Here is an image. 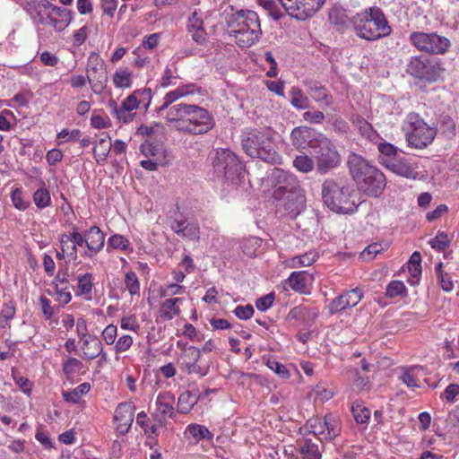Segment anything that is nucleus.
I'll use <instances>...</instances> for the list:
<instances>
[{"instance_id": "nucleus-62", "label": "nucleus", "mask_w": 459, "mask_h": 459, "mask_svg": "<svg viewBox=\"0 0 459 459\" xmlns=\"http://www.w3.org/2000/svg\"><path fill=\"white\" fill-rule=\"evenodd\" d=\"M384 250L381 244L373 243L368 245L361 253V257L367 260L373 259L377 254Z\"/></svg>"}, {"instance_id": "nucleus-27", "label": "nucleus", "mask_w": 459, "mask_h": 459, "mask_svg": "<svg viewBox=\"0 0 459 459\" xmlns=\"http://www.w3.org/2000/svg\"><path fill=\"white\" fill-rule=\"evenodd\" d=\"M313 134L314 131L310 127H295L290 134L292 145L297 149H305L307 146L310 145Z\"/></svg>"}, {"instance_id": "nucleus-8", "label": "nucleus", "mask_w": 459, "mask_h": 459, "mask_svg": "<svg viewBox=\"0 0 459 459\" xmlns=\"http://www.w3.org/2000/svg\"><path fill=\"white\" fill-rule=\"evenodd\" d=\"M212 167L218 176L224 177L232 184L238 183L244 174L241 161L228 149L216 151L212 158Z\"/></svg>"}, {"instance_id": "nucleus-64", "label": "nucleus", "mask_w": 459, "mask_h": 459, "mask_svg": "<svg viewBox=\"0 0 459 459\" xmlns=\"http://www.w3.org/2000/svg\"><path fill=\"white\" fill-rule=\"evenodd\" d=\"M344 295L350 308L355 307L362 298V294L359 289L345 291Z\"/></svg>"}, {"instance_id": "nucleus-51", "label": "nucleus", "mask_w": 459, "mask_h": 459, "mask_svg": "<svg viewBox=\"0 0 459 459\" xmlns=\"http://www.w3.org/2000/svg\"><path fill=\"white\" fill-rule=\"evenodd\" d=\"M33 200L39 209L46 208L51 202L49 192L46 188H39L34 193Z\"/></svg>"}, {"instance_id": "nucleus-35", "label": "nucleus", "mask_w": 459, "mask_h": 459, "mask_svg": "<svg viewBox=\"0 0 459 459\" xmlns=\"http://www.w3.org/2000/svg\"><path fill=\"white\" fill-rule=\"evenodd\" d=\"M289 286L300 293L307 292V278L305 272H293L287 280Z\"/></svg>"}, {"instance_id": "nucleus-59", "label": "nucleus", "mask_w": 459, "mask_h": 459, "mask_svg": "<svg viewBox=\"0 0 459 459\" xmlns=\"http://www.w3.org/2000/svg\"><path fill=\"white\" fill-rule=\"evenodd\" d=\"M56 291L57 294V299L60 302L64 304H67L71 300V294L68 290L69 284L65 283H56Z\"/></svg>"}, {"instance_id": "nucleus-29", "label": "nucleus", "mask_w": 459, "mask_h": 459, "mask_svg": "<svg viewBox=\"0 0 459 459\" xmlns=\"http://www.w3.org/2000/svg\"><path fill=\"white\" fill-rule=\"evenodd\" d=\"M188 31L192 33V38L197 43H201L205 39V32L203 26V20L197 12H194L188 18Z\"/></svg>"}, {"instance_id": "nucleus-26", "label": "nucleus", "mask_w": 459, "mask_h": 459, "mask_svg": "<svg viewBox=\"0 0 459 459\" xmlns=\"http://www.w3.org/2000/svg\"><path fill=\"white\" fill-rule=\"evenodd\" d=\"M50 26L56 31L64 30L72 21V13L65 8H53L50 13Z\"/></svg>"}, {"instance_id": "nucleus-21", "label": "nucleus", "mask_w": 459, "mask_h": 459, "mask_svg": "<svg viewBox=\"0 0 459 459\" xmlns=\"http://www.w3.org/2000/svg\"><path fill=\"white\" fill-rule=\"evenodd\" d=\"M85 235L88 250L85 251L83 255L87 257H92L103 248L105 243V235L97 226H92L85 232Z\"/></svg>"}, {"instance_id": "nucleus-63", "label": "nucleus", "mask_w": 459, "mask_h": 459, "mask_svg": "<svg viewBox=\"0 0 459 459\" xmlns=\"http://www.w3.org/2000/svg\"><path fill=\"white\" fill-rule=\"evenodd\" d=\"M82 368V362L75 358H69L63 364L64 371L66 375H72L75 373L77 370Z\"/></svg>"}, {"instance_id": "nucleus-16", "label": "nucleus", "mask_w": 459, "mask_h": 459, "mask_svg": "<svg viewBox=\"0 0 459 459\" xmlns=\"http://www.w3.org/2000/svg\"><path fill=\"white\" fill-rule=\"evenodd\" d=\"M134 412L135 406L133 403L126 402L117 405L115 411L114 421L117 426V431L120 435H126L130 430L134 422Z\"/></svg>"}, {"instance_id": "nucleus-52", "label": "nucleus", "mask_w": 459, "mask_h": 459, "mask_svg": "<svg viewBox=\"0 0 459 459\" xmlns=\"http://www.w3.org/2000/svg\"><path fill=\"white\" fill-rule=\"evenodd\" d=\"M130 242L122 235H113L108 239V247L126 251L129 248Z\"/></svg>"}, {"instance_id": "nucleus-61", "label": "nucleus", "mask_w": 459, "mask_h": 459, "mask_svg": "<svg viewBox=\"0 0 459 459\" xmlns=\"http://www.w3.org/2000/svg\"><path fill=\"white\" fill-rule=\"evenodd\" d=\"M78 289L82 294H89L92 289L91 274L85 273L78 278Z\"/></svg>"}, {"instance_id": "nucleus-23", "label": "nucleus", "mask_w": 459, "mask_h": 459, "mask_svg": "<svg viewBox=\"0 0 459 459\" xmlns=\"http://www.w3.org/2000/svg\"><path fill=\"white\" fill-rule=\"evenodd\" d=\"M82 359H93L102 354V359H105L106 354L102 353V344L100 339L95 336L88 335L82 340Z\"/></svg>"}, {"instance_id": "nucleus-19", "label": "nucleus", "mask_w": 459, "mask_h": 459, "mask_svg": "<svg viewBox=\"0 0 459 459\" xmlns=\"http://www.w3.org/2000/svg\"><path fill=\"white\" fill-rule=\"evenodd\" d=\"M170 228L176 234L183 238L192 240H198L200 238L198 224L194 221H188L182 215L170 221Z\"/></svg>"}, {"instance_id": "nucleus-54", "label": "nucleus", "mask_w": 459, "mask_h": 459, "mask_svg": "<svg viewBox=\"0 0 459 459\" xmlns=\"http://www.w3.org/2000/svg\"><path fill=\"white\" fill-rule=\"evenodd\" d=\"M349 307L344 293L333 299L328 306L330 314L342 312Z\"/></svg>"}, {"instance_id": "nucleus-48", "label": "nucleus", "mask_w": 459, "mask_h": 459, "mask_svg": "<svg viewBox=\"0 0 459 459\" xmlns=\"http://www.w3.org/2000/svg\"><path fill=\"white\" fill-rule=\"evenodd\" d=\"M291 105L299 109L309 108V100L298 88H292L290 91Z\"/></svg>"}, {"instance_id": "nucleus-30", "label": "nucleus", "mask_w": 459, "mask_h": 459, "mask_svg": "<svg viewBox=\"0 0 459 459\" xmlns=\"http://www.w3.org/2000/svg\"><path fill=\"white\" fill-rule=\"evenodd\" d=\"M353 124L359 132L360 135L369 142L377 143L379 139V134L373 128L371 124H369L365 118L360 116H358L353 120Z\"/></svg>"}, {"instance_id": "nucleus-4", "label": "nucleus", "mask_w": 459, "mask_h": 459, "mask_svg": "<svg viewBox=\"0 0 459 459\" xmlns=\"http://www.w3.org/2000/svg\"><path fill=\"white\" fill-rule=\"evenodd\" d=\"M356 192L342 181L325 179L322 185L324 204L333 212L351 213L357 209Z\"/></svg>"}, {"instance_id": "nucleus-57", "label": "nucleus", "mask_w": 459, "mask_h": 459, "mask_svg": "<svg viewBox=\"0 0 459 459\" xmlns=\"http://www.w3.org/2000/svg\"><path fill=\"white\" fill-rule=\"evenodd\" d=\"M377 149H378V152L383 156L382 159H381L382 160V161H381L382 164H383V160L384 159H395V158H397L396 157L397 148L394 147L391 143H380L378 144V146H377Z\"/></svg>"}, {"instance_id": "nucleus-33", "label": "nucleus", "mask_w": 459, "mask_h": 459, "mask_svg": "<svg viewBox=\"0 0 459 459\" xmlns=\"http://www.w3.org/2000/svg\"><path fill=\"white\" fill-rule=\"evenodd\" d=\"M201 394H193L190 391L182 393L178 401V411L180 413H187L197 403Z\"/></svg>"}, {"instance_id": "nucleus-20", "label": "nucleus", "mask_w": 459, "mask_h": 459, "mask_svg": "<svg viewBox=\"0 0 459 459\" xmlns=\"http://www.w3.org/2000/svg\"><path fill=\"white\" fill-rule=\"evenodd\" d=\"M190 104L178 103L169 107L166 113L168 122L173 124V127L181 132L187 129L186 120Z\"/></svg>"}, {"instance_id": "nucleus-24", "label": "nucleus", "mask_w": 459, "mask_h": 459, "mask_svg": "<svg viewBox=\"0 0 459 459\" xmlns=\"http://www.w3.org/2000/svg\"><path fill=\"white\" fill-rule=\"evenodd\" d=\"M431 70L432 66L428 63V60H423L420 56H413L407 67V72L411 75L428 80L431 79Z\"/></svg>"}, {"instance_id": "nucleus-31", "label": "nucleus", "mask_w": 459, "mask_h": 459, "mask_svg": "<svg viewBox=\"0 0 459 459\" xmlns=\"http://www.w3.org/2000/svg\"><path fill=\"white\" fill-rule=\"evenodd\" d=\"M93 149L94 157L98 163L106 161L108 155L112 148L110 137L108 134L103 133Z\"/></svg>"}, {"instance_id": "nucleus-56", "label": "nucleus", "mask_w": 459, "mask_h": 459, "mask_svg": "<svg viewBox=\"0 0 459 459\" xmlns=\"http://www.w3.org/2000/svg\"><path fill=\"white\" fill-rule=\"evenodd\" d=\"M449 243L450 240L447 234L440 231L429 241L431 247L438 251H444Z\"/></svg>"}, {"instance_id": "nucleus-3", "label": "nucleus", "mask_w": 459, "mask_h": 459, "mask_svg": "<svg viewBox=\"0 0 459 459\" xmlns=\"http://www.w3.org/2000/svg\"><path fill=\"white\" fill-rule=\"evenodd\" d=\"M351 22L357 36L366 40H377L392 32L384 13L378 7H370L363 13H357Z\"/></svg>"}, {"instance_id": "nucleus-60", "label": "nucleus", "mask_w": 459, "mask_h": 459, "mask_svg": "<svg viewBox=\"0 0 459 459\" xmlns=\"http://www.w3.org/2000/svg\"><path fill=\"white\" fill-rule=\"evenodd\" d=\"M403 291H405L404 284L399 281H393L387 285L385 294L389 298H394L402 295Z\"/></svg>"}, {"instance_id": "nucleus-11", "label": "nucleus", "mask_w": 459, "mask_h": 459, "mask_svg": "<svg viewBox=\"0 0 459 459\" xmlns=\"http://www.w3.org/2000/svg\"><path fill=\"white\" fill-rule=\"evenodd\" d=\"M326 0H279L286 13L298 21L312 18Z\"/></svg>"}, {"instance_id": "nucleus-46", "label": "nucleus", "mask_w": 459, "mask_h": 459, "mask_svg": "<svg viewBox=\"0 0 459 459\" xmlns=\"http://www.w3.org/2000/svg\"><path fill=\"white\" fill-rule=\"evenodd\" d=\"M443 264L438 263L436 265L435 271L439 281L440 286L445 291H451L454 288L453 281L447 273H445L442 269Z\"/></svg>"}, {"instance_id": "nucleus-15", "label": "nucleus", "mask_w": 459, "mask_h": 459, "mask_svg": "<svg viewBox=\"0 0 459 459\" xmlns=\"http://www.w3.org/2000/svg\"><path fill=\"white\" fill-rule=\"evenodd\" d=\"M155 403L156 410L152 413V417L160 426H163L169 418L175 415V396L170 392L160 393L158 394Z\"/></svg>"}, {"instance_id": "nucleus-1", "label": "nucleus", "mask_w": 459, "mask_h": 459, "mask_svg": "<svg viewBox=\"0 0 459 459\" xmlns=\"http://www.w3.org/2000/svg\"><path fill=\"white\" fill-rule=\"evenodd\" d=\"M348 166L359 190L369 196H378L385 186V175L367 160L356 153L348 157Z\"/></svg>"}, {"instance_id": "nucleus-41", "label": "nucleus", "mask_w": 459, "mask_h": 459, "mask_svg": "<svg viewBox=\"0 0 459 459\" xmlns=\"http://www.w3.org/2000/svg\"><path fill=\"white\" fill-rule=\"evenodd\" d=\"M189 91L187 90V86L186 85L178 87L175 91L168 92L163 98V104L160 108V111H163L169 108V105H171L174 101H176L181 97L187 95Z\"/></svg>"}, {"instance_id": "nucleus-9", "label": "nucleus", "mask_w": 459, "mask_h": 459, "mask_svg": "<svg viewBox=\"0 0 459 459\" xmlns=\"http://www.w3.org/2000/svg\"><path fill=\"white\" fill-rule=\"evenodd\" d=\"M410 42L420 51L432 55L445 54L450 47V40L436 32L414 31L410 35Z\"/></svg>"}, {"instance_id": "nucleus-17", "label": "nucleus", "mask_w": 459, "mask_h": 459, "mask_svg": "<svg viewBox=\"0 0 459 459\" xmlns=\"http://www.w3.org/2000/svg\"><path fill=\"white\" fill-rule=\"evenodd\" d=\"M201 358V351L195 346H189L183 350L178 358V363L183 370L188 374L206 375V372L197 364Z\"/></svg>"}, {"instance_id": "nucleus-2", "label": "nucleus", "mask_w": 459, "mask_h": 459, "mask_svg": "<svg viewBox=\"0 0 459 459\" xmlns=\"http://www.w3.org/2000/svg\"><path fill=\"white\" fill-rule=\"evenodd\" d=\"M230 35L240 48L254 45L262 35L257 13L251 10H239L231 14L228 21Z\"/></svg>"}, {"instance_id": "nucleus-38", "label": "nucleus", "mask_w": 459, "mask_h": 459, "mask_svg": "<svg viewBox=\"0 0 459 459\" xmlns=\"http://www.w3.org/2000/svg\"><path fill=\"white\" fill-rule=\"evenodd\" d=\"M186 432L196 441H200L202 439L212 440L213 438V434L209 431V429L203 425H199L196 423H192L187 426Z\"/></svg>"}, {"instance_id": "nucleus-22", "label": "nucleus", "mask_w": 459, "mask_h": 459, "mask_svg": "<svg viewBox=\"0 0 459 459\" xmlns=\"http://www.w3.org/2000/svg\"><path fill=\"white\" fill-rule=\"evenodd\" d=\"M383 165L394 173L407 178H416L418 172L406 159H384Z\"/></svg>"}, {"instance_id": "nucleus-58", "label": "nucleus", "mask_w": 459, "mask_h": 459, "mask_svg": "<svg viewBox=\"0 0 459 459\" xmlns=\"http://www.w3.org/2000/svg\"><path fill=\"white\" fill-rule=\"evenodd\" d=\"M266 365L270 369L274 371L281 377H282V378L289 377L290 373H289L288 369L286 368V367L283 364L278 362L276 359H268Z\"/></svg>"}, {"instance_id": "nucleus-43", "label": "nucleus", "mask_w": 459, "mask_h": 459, "mask_svg": "<svg viewBox=\"0 0 459 459\" xmlns=\"http://www.w3.org/2000/svg\"><path fill=\"white\" fill-rule=\"evenodd\" d=\"M323 423L325 427V430H326L325 437L332 440L336 437L341 431V428L338 420L333 417L332 415H326L323 419Z\"/></svg>"}, {"instance_id": "nucleus-49", "label": "nucleus", "mask_w": 459, "mask_h": 459, "mask_svg": "<svg viewBox=\"0 0 459 459\" xmlns=\"http://www.w3.org/2000/svg\"><path fill=\"white\" fill-rule=\"evenodd\" d=\"M351 412L357 423H366L370 416V411L358 403L351 406Z\"/></svg>"}, {"instance_id": "nucleus-55", "label": "nucleus", "mask_w": 459, "mask_h": 459, "mask_svg": "<svg viewBox=\"0 0 459 459\" xmlns=\"http://www.w3.org/2000/svg\"><path fill=\"white\" fill-rule=\"evenodd\" d=\"M329 20L334 24H344L348 20V17L343 10L340 6H333L329 11Z\"/></svg>"}, {"instance_id": "nucleus-44", "label": "nucleus", "mask_w": 459, "mask_h": 459, "mask_svg": "<svg viewBox=\"0 0 459 459\" xmlns=\"http://www.w3.org/2000/svg\"><path fill=\"white\" fill-rule=\"evenodd\" d=\"M60 243L61 244H69L74 245L75 248L77 249V247H82L83 244H86V235L85 233L82 235L81 234L77 229H74L73 232L69 235L67 234H62L60 237Z\"/></svg>"}, {"instance_id": "nucleus-42", "label": "nucleus", "mask_w": 459, "mask_h": 459, "mask_svg": "<svg viewBox=\"0 0 459 459\" xmlns=\"http://www.w3.org/2000/svg\"><path fill=\"white\" fill-rule=\"evenodd\" d=\"M317 253L316 251L310 250L303 255L292 257L290 260V266H309L317 259Z\"/></svg>"}, {"instance_id": "nucleus-39", "label": "nucleus", "mask_w": 459, "mask_h": 459, "mask_svg": "<svg viewBox=\"0 0 459 459\" xmlns=\"http://www.w3.org/2000/svg\"><path fill=\"white\" fill-rule=\"evenodd\" d=\"M299 453L303 459H321V452L318 446L310 439H305L299 446Z\"/></svg>"}, {"instance_id": "nucleus-6", "label": "nucleus", "mask_w": 459, "mask_h": 459, "mask_svg": "<svg viewBox=\"0 0 459 459\" xmlns=\"http://www.w3.org/2000/svg\"><path fill=\"white\" fill-rule=\"evenodd\" d=\"M404 130L409 144L422 149L436 137L437 128L428 125L417 113H410L404 122Z\"/></svg>"}, {"instance_id": "nucleus-45", "label": "nucleus", "mask_w": 459, "mask_h": 459, "mask_svg": "<svg viewBox=\"0 0 459 459\" xmlns=\"http://www.w3.org/2000/svg\"><path fill=\"white\" fill-rule=\"evenodd\" d=\"M141 152L146 157L152 156L155 159L159 157L161 160H168L165 151L160 146L149 142H145L141 145Z\"/></svg>"}, {"instance_id": "nucleus-5", "label": "nucleus", "mask_w": 459, "mask_h": 459, "mask_svg": "<svg viewBox=\"0 0 459 459\" xmlns=\"http://www.w3.org/2000/svg\"><path fill=\"white\" fill-rule=\"evenodd\" d=\"M242 148L245 152L262 160L278 164L281 162V157L276 152L271 137L261 131L252 130L242 134Z\"/></svg>"}, {"instance_id": "nucleus-10", "label": "nucleus", "mask_w": 459, "mask_h": 459, "mask_svg": "<svg viewBox=\"0 0 459 459\" xmlns=\"http://www.w3.org/2000/svg\"><path fill=\"white\" fill-rule=\"evenodd\" d=\"M86 74L91 91L97 95L103 93L107 86L108 74L105 63L98 54L91 53L89 56Z\"/></svg>"}, {"instance_id": "nucleus-14", "label": "nucleus", "mask_w": 459, "mask_h": 459, "mask_svg": "<svg viewBox=\"0 0 459 459\" xmlns=\"http://www.w3.org/2000/svg\"><path fill=\"white\" fill-rule=\"evenodd\" d=\"M270 180L274 188L273 197L277 201L283 199L287 193L300 188L294 175L278 168L273 169Z\"/></svg>"}, {"instance_id": "nucleus-50", "label": "nucleus", "mask_w": 459, "mask_h": 459, "mask_svg": "<svg viewBox=\"0 0 459 459\" xmlns=\"http://www.w3.org/2000/svg\"><path fill=\"white\" fill-rule=\"evenodd\" d=\"M294 167L303 172H310L314 169V161L307 155H299L293 160Z\"/></svg>"}, {"instance_id": "nucleus-13", "label": "nucleus", "mask_w": 459, "mask_h": 459, "mask_svg": "<svg viewBox=\"0 0 459 459\" xmlns=\"http://www.w3.org/2000/svg\"><path fill=\"white\" fill-rule=\"evenodd\" d=\"M315 152L316 169L320 174L327 173L340 163V155L327 138L319 140Z\"/></svg>"}, {"instance_id": "nucleus-36", "label": "nucleus", "mask_w": 459, "mask_h": 459, "mask_svg": "<svg viewBox=\"0 0 459 459\" xmlns=\"http://www.w3.org/2000/svg\"><path fill=\"white\" fill-rule=\"evenodd\" d=\"M108 107L111 114L120 122L129 123L134 117V115L131 111H127V109L124 108L122 105L118 107L117 101L113 99L108 100Z\"/></svg>"}, {"instance_id": "nucleus-47", "label": "nucleus", "mask_w": 459, "mask_h": 459, "mask_svg": "<svg viewBox=\"0 0 459 459\" xmlns=\"http://www.w3.org/2000/svg\"><path fill=\"white\" fill-rule=\"evenodd\" d=\"M113 82L117 88H129L132 83V74L126 69L117 71L113 75Z\"/></svg>"}, {"instance_id": "nucleus-37", "label": "nucleus", "mask_w": 459, "mask_h": 459, "mask_svg": "<svg viewBox=\"0 0 459 459\" xmlns=\"http://www.w3.org/2000/svg\"><path fill=\"white\" fill-rule=\"evenodd\" d=\"M178 301V298L166 299L160 307V316L169 320L172 319L174 316H178L180 313V308L177 306Z\"/></svg>"}, {"instance_id": "nucleus-32", "label": "nucleus", "mask_w": 459, "mask_h": 459, "mask_svg": "<svg viewBox=\"0 0 459 459\" xmlns=\"http://www.w3.org/2000/svg\"><path fill=\"white\" fill-rule=\"evenodd\" d=\"M311 98L316 102H323L325 106H330L333 103V97L328 93L327 89L319 84L313 82L308 88Z\"/></svg>"}, {"instance_id": "nucleus-7", "label": "nucleus", "mask_w": 459, "mask_h": 459, "mask_svg": "<svg viewBox=\"0 0 459 459\" xmlns=\"http://www.w3.org/2000/svg\"><path fill=\"white\" fill-rule=\"evenodd\" d=\"M212 167L218 176L224 177L232 184L238 183L244 174L241 161L228 149L216 151L212 158Z\"/></svg>"}, {"instance_id": "nucleus-34", "label": "nucleus", "mask_w": 459, "mask_h": 459, "mask_svg": "<svg viewBox=\"0 0 459 459\" xmlns=\"http://www.w3.org/2000/svg\"><path fill=\"white\" fill-rule=\"evenodd\" d=\"M421 255L420 252L415 251L408 262V270L411 274L410 281L412 285L419 282L420 276L421 274Z\"/></svg>"}, {"instance_id": "nucleus-25", "label": "nucleus", "mask_w": 459, "mask_h": 459, "mask_svg": "<svg viewBox=\"0 0 459 459\" xmlns=\"http://www.w3.org/2000/svg\"><path fill=\"white\" fill-rule=\"evenodd\" d=\"M318 316L317 310H311L304 306H297L290 310L287 315L289 321L299 320L305 325L313 324Z\"/></svg>"}, {"instance_id": "nucleus-12", "label": "nucleus", "mask_w": 459, "mask_h": 459, "mask_svg": "<svg viewBox=\"0 0 459 459\" xmlns=\"http://www.w3.org/2000/svg\"><path fill=\"white\" fill-rule=\"evenodd\" d=\"M186 120V133L191 134H203L214 126V121L207 109L197 105L190 104Z\"/></svg>"}, {"instance_id": "nucleus-53", "label": "nucleus", "mask_w": 459, "mask_h": 459, "mask_svg": "<svg viewBox=\"0 0 459 459\" xmlns=\"http://www.w3.org/2000/svg\"><path fill=\"white\" fill-rule=\"evenodd\" d=\"M125 284L131 295L139 294L140 283L135 273L128 272L126 273Z\"/></svg>"}, {"instance_id": "nucleus-18", "label": "nucleus", "mask_w": 459, "mask_h": 459, "mask_svg": "<svg viewBox=\"0 0 459 459\" xmlns=\"http://www.w3.org/2000/svg\"><path fill=\"white\" fill-rule=\"evenodd\" d=\"M278 207H282L285 215L296 217L305 206V196L301 188L287 193L286 195L279 201Z\"/></svg>"}, {"instance_id": "nucleus-40", "label": "nucleus", "mask_w": 459, "mask_h": 459, "mask_svg": "<svg viewBox=\"0 0 459 459\" xmlns=\"http://www.w3.org/2000/svg\"><path fill=\"white\" fill-rule=\"evenodd\" d=\"M91 389L89 383H82L69 392H64L63 397L68 403H77L82 394H87Z\"/></svg>"}, {"instance_id": "nucleus-28", "label": "nucleus", "mask_w": 459, "mask_h": 459, "mask_svg": "<svg viewBox=\"0 0 459 459\" xmlns=\"http://www.w3.org/2000/svg\"><path fill=\"white\" fill-rule=\"evenodd\" d=\"M139 96L142 97L143 100H148L147 104L145 105V107H147L149 105V102L152 98L151 89H143L142 91L138 90V91H134L132 94H130L128 97H126L124 100V101L122 103V106L124 107V108H126V109H127V111H131V112H133V110L136 109L141 103V100H139Z\"/></svg>"}]
</instances>
